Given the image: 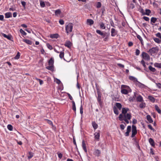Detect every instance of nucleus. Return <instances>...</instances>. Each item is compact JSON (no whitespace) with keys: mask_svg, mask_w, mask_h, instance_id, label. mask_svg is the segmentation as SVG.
I'll return each instance as SVG.
<instances>
[{"mask_svg":"<svg viewBox=\"0 0 161 161\" xmlns=\"http://www.w3.org/2000/svg\"><path fill=\"white\" fill-rule=\"evenodd\" d=\"M129 110L128 108H123L122 110V114H119L118 117L119 120L121 121L123 120V118L126 117L128 119H130L131 118V114L130 113H127V112Z\"/></svg>","mask_w":161,"mask_h":161,"instance_id":"nucleus-1","label":"nucleus"},{"mask_svg":"<svg viewBox=\"0 0 161 161\" xmlns=\"http://www.w3.org/2000/svg\"><path fill=\"white\" fill-rule=\"evenodd\" d=\"M131 92V90L129 86L124 85L121 86V92L122 94L126 95Z\"/></svg>","mask_w":161,"mask_h":161,"instance_id":"nucleus-2","label":"nucleus"},{"mask_svg":"<svg viewBox=\"0 0 161 161\" xmlns=\"http://www.w3.org/2000/svg\"><path fill=\"white\" fill-rule=\"evenodd\" d=\"M115 106L113 107V110L114 113L116 115H118L119 114V112L118 109L120 110L122 107L121 104L119 103H116L115 104Z\"/></svg>","mask_w":161,"mask_h":161,"instance_id":"nucleus-3","label":"nucleus"},{"mask_svg":"<svg viewBox=\"0 0 161 161\" xmlns=\"http://www.w3.org/2000/svg\"><path fill=\"white\" fill-rule=\"evenodd\" d=\"M73 24L72 23H69L66 25L65 30L66 33H68L72 32L73 29Z\"/></svg>","mask_w":161,"mask_h":161,"instance_id":"nucleus-4","label":"nucleus"},{"mask_svg":"<svg viewBox=\"0 0 161 161\" xmlns=\"http://www.w3.org/2000/svg\"><path fill=\"white\" fill-rule=\"evenodd\" d=\"M132 130L131 137H134L137 133L136 127L135 125H133L132 126Z\"/></svg>","mask_w":161,"mask_h":161,"instance_id":"nucleus-5","label":"nucleus"},{"mask_svg":"<svg viewBox=\"0 0 161 161\" xmlns=\"http://www.w3.org/2000/svg\"><path fill=\"white\" fill-rule=\"evenodd\" d=\"M142 57L144 60L147 61L149 60L150 59L149 55L147 53L143 52L142 54Z\"/></svg>","mask_w":161,"mask_h":161,"instance_id":"nucleus-6","label":"nucleus"},{"mask_svg":"<svg viewBox=\"0 0 161 161\" xmlns=\"http://www.w3.org/2000/svg\"><path fill=\"white\" fill-rule=\"evenodd\" d=\"M100 130H98L97 131L95 132L94 134L95 139L97 141H99V140L100 136Z\"/></svg>","mask_w":161,"mask_h":161,"instance_id":"nucleus-7","label":"nucleus"},{"mask_svg":"<svg viewBox=\"0 0 161 161\" xmlns=\"http://www.w3.org/2000/svg\"><path fill=\"white\" fill-rule=\"evenodd\" d=\"M98 96L97 98V100L99 104L100 107L102 108L103 107V103L101 101V95L100 93H98Z\"/></svg>","mask_w":161,"mask_h":161,"instance_id":"nucleus-8","label":"nucleus"},{"mask_svg":"<svg viewBox=\"0 0 161 161\" xmlns=\"http://www.w3.org/2000/svg\"><path fill=\"white\" fill-rule=\"evenodd\" d=\"M93 154L95 156L98 157L100 156L101 154V151L98 149H95L94 150Z\"/></svg>","mask_w":161,"mask_h":161,"instance_id":"nucleus-9","label":"nucleus"},{"mask_svg":"<svg viewBox=\"0 0 161 161\" xmlns=\"http://www.w3.org/2000/svg\"><path fill=\"white\" fill-rule=\"evenodd\" d=\"M118 31L114 28H112L111 29V33L112 37H114L118 34Z\"/></svg>","mask_w":161,"mask_h":161,"instance_id":"nucleus-10","label":"nucleus"},{"mask_svg":"<svg viewBox=\"0 0 161 161\" xmlns=\"http://www.w3.org/2000/svg\"><path fill=\"white\" fill-rule=\"evenodd\" d=\"M1 34L2 36L7 38L8 40H11L12 39H13L12 36L10 35H7L3 33H2Z\"/></svg>","mask_w":161,"mask_h":161,"instance_id":"nucleus-11","label":"nucleus"},{"mask_svg":"<svg viewBox=\"0 0 161 161\" xmlns=\"http://www.w3.org/2000/svg\"><path fill=\"white\" fill-rule=\"evenodd\" d=\"M131 127L130 126H128L127 127V131L125 133V135L126 136H128L129 135V133L131 131Z\"/></svg>","mask_w":161,"mask_h":161,"instance_id":"nucleus-12","label":"nucleus"},{"mask_svg":"<svg viewBox=\"0 0 161 161\" xmlns=\"http://www.w3.org/2000/svg\"><path fill=\"white\" fill-rule=\"evenodd\" d=\"M158 51V49L156 47H153L152 48L150 49L149 50V52H150L153 53H155L156 52Z\"/></svg>","mask_w":161,"mask_h":161,"instance_id":"nucleus-13","label":"nucleus"},{"mask_svg":"<svg viewBox=\"0 0 161 161\" xmlns=\"http://www.w3.org/2000/svg\"><path fill=\"white\" fill-rule=\"evenodd\" d=\"M82 147L83 149V150H84L85 152L86 153H87V148L86 147V144H85V142L84 140H83L82 141Z\"/></svg>","mask_w":161,"mask_h":161,"instance_id":"nucleus-14","label":"nucleus"},{"mask_svg":"<svg viewBox=\"0 0 161 161\" xmlns=\"http://www.w3.org/2000/svg\"><path fill=\"white\" fill-rule=\"evenodd\" d=\"M148 99L151 101V102L153 103H154L155 101V99L153 96L149 95L148 97Z\"/></svg>","mask_w":161,"mask_h":161,"instance_id":"nucleus-15","label":"nucleus"},{"mask_svg":"<svg viewBox=\"0 0 161 161\" xmlns=\"http://www.w3.org/2000/svg\"><path fill=\"white\" fill-rule=\"evenodd\" d=\"M96 32L98 34L101 35L103 36V38H104L105 36V34L103 33L100 30H96Z\"/></svg>","mask_w":161,"mask_h":161,"instance_id":"nucleus-16","label":"nucleus"},{"mask_svg":"<svg viewBox=\"0 0 161 161\" xmlns=\"http://www.w3.org/2000/svg\"><path fill=\"white\" fill-rule=\"evenodd\" d=\"M149 142L150 143V144L153 147H155V142L153 139L152 138H150L149 139Z\"/></svg>","mask_w":161,"mask_h":161,"instance_id":"nucleus-17","label":"nucleus"},{"mask_svg":"<svg viewBox=\"0 0 161 161\" xmlns=\"http://www.w3.org/2000/svg\"><path fill=\"white\" fill-rule=\"evenodd\" d=\"M136 100L138 102H142L143 101V98L140 95H139L137 97Z\"/></svg>","mask_w":161,"mask_h":161,"instance_id":"nucleus-18","label":"nucleus"},{"mask_svg":"<svg viewBox=\"0 0 161 161\" xmlns=\"http://www.w3.org/2000/svg\"><path fill=\"white\" fill-rule=\"evenodd\" d=\"M129 79L134 82H138L137 81V79L135 77L130 76H129Z\"/></svg>","mask_w":161,"mask_h":161,"instance_id":"nucleus-19","label":"nucleus"},{"mask_svg":"<svg viewBox=\"0 0 161 161\" xmlns=\"http://www.w3.org/2000/svg\"><path fill=\"white\" fill-rule=\"evenodd\" d=\"M147 119L149 122L150 123H152L153 121L152 119L151 116L149 115H147Z\"/></svg>","mask_w":161,"mask_h":161,"instance_id":"nucleus-20","label":"nucleus"},{"mask_svg":"<svg viewBox=\"0 0 161 161\" xmlns=\"http://www.w3.org/2000/svg\"><path fill=\"white\" fill-rule=\"evenodd\" d=\"M64 45L65 46L68 48H69L71 46V43L70 41H67L65 42Z\"/></svg>","mask_w":161,"mask_h":161,"instance_id":"nucleus-21","label":"nucleus"},{"mask_svg":"<svg viewBox=\"0 0 161 161\" xmlns=\"http://www.w3.org/2000/svg\"><path fill=\"white\" fill-rule=\"evenodd\" d=\"M92 125L94 129V130H96L98 127V125L96 123L95 121H92Z\"/></svg>","mask_w":161,"mask_h":161,"instance_id":"nucleus-22","label":"nucleus"},{"mask_svg":"<svg viewBox=\"0 0 161 161\" xmlns=\"http://www.w3.org/2000/svg\"><path fill=\"white\" fill-rule=\"evenodd\" d=\"M12 16V13L11 12H7L5 14V18H8L11 17Z\"/></svg>","mask_w":161,"mask_h":161,"instance_id":"nucleus-23","label":"nucleus"},{"mask_svg":"<svg viewBox=\"0 0 161 161\" xmlns=\"http://www.w3.org/2000/svg\"><path fill=\"white\" fill-rule=\"evenodd\" d=\"M87 23L88 25H91L94 23V21L92 19H87Z\"/></svg>","mask_w":161,"mask_h":161,"instance_id":"nucleus-24","label":"nucleus"},{"mask_svg":"<svg viewBox=\"0 0 161 161\" xmlns=\"http://www.w3.org/2000/svg\"><path fill=\"white\" fill-rule=\"evenodd\" d=\"M23 41L24 42L28 44L31 45L32 44V41L28 39H24Z\"/></svg>","mask_w":161,"mask_h":161,"instance_id":"nucleus-25","label":"nucleus"},{"mask_svg":"<svg viewBox=\"0 0 161 161\" xmlns=\"http://www.w3.org/2000/svg\"><path fill=\"white\" fill-rule=\"evenodd\" d=\"M155 110L159 114H161V110L160 109L159 107L157 105H155Z\"/></svg>","mask_w":161,"mask_h":161,"instance_id":"nucleus-26","label":"nucleus"},{"mask_svg":"<svg viewBox=\"0 0 161 161\" xmlns=\"http://www.w3.org/2000/svg\"><path fill=\"white\" fill-rule=\"evenodd\" d=\"M27 156L28 159H30L33 156V153L31 152H29L27 154Z\"/></svg>","mask_w":161,"mask_h":161,"instance_id":"nucleus-27","label":"nucleus"},{"mask_svg":"<svg viewBox=\"0 0 161 161\" xmlns=\"http://www.w3.org/2000/svg\"><path fill=\"white\" fill-rule=\"evenodd\" d=\"M59 35L57 34H51L50 35V37L52 38H57L58 37Z\"/></svg>","mask_w":161,"mask_h":161,"instance_id":"nucleus-28","label":"nucleus"},{"mask_svg":"<svg viewBox=\"0 0 161 161\" xmlns=\"http://www.w3.org/2000/svg\"><path fill=\"white\" fill-rule=\"evenodd\" d=\"M142 103L139 105V107L142 108H143L146 107V104L143 101L142 102Z\"/></svg>","mask_w":161,"mask_h":161,"instance_id":"nucleus-29","label":"nucleus"},{"mask_svg":"<svg viewBox=\"0 0 161 161\" xmlns=\"http://www.w3.org/2000/svg\"><path fill=\"white\" fill-rule=\"evenodd\" d=\"M54 64V59L53 58H51L49 61L48 64L49 65H53Z\"/></svg>","mask_w":161,"mask_h":161,"instance_id":"nucleus-30","label":"nucleus"},{"mask_svg":"<svg viewBox=\"0 0 161 161\" xmlns=\"http://www.w3.org/2000/svg\"><path fill=\"white\" fill-rule=\"evenodd\" d=\"M72 109L75 112L76 110V108L75 102L74 101H72Z\"/></svg>","mask_w":161,"mask_h":161,"instance_id":"nucleus-31","label":"nucleus"},{"mask_svg":"<svg viewBox=\"0 0 161 161\" xmlns=\"http://www.w3.org/2000/svg\"><path fill=\"white\" fill-rule=\"evenodd\" d=\"M101 10L102 11V15H104V14H105V8L104 6H103L101 9Z\"/></svg>","mask_w":161,"mask_h":161,"instance_id":"nucleus-32","label":"nucleus"},{"mask_svg":"<svg viewBox=\"0 0 161 161\" xmlns=\"http://www.w3.org/2000/svg\"><path fill=\"white\" fill-rule=\"evenodd\" d=\"M154 66L155 67L161 68V63H155L154 64Z\"/></svg>","mask_w":161,"mask_h":161,"instance_id":"nucleus-33","label":"nucleus"},{"mask_svg":"<svg viewBox=\"0 0 161 161\" xmlns=\"http://www.w3.org/2000/svg\"><path fill=\"white\" fill-rule=\"evenodd\" d=\"M53 65H49V66H47L46 67L47 69L51 71H53Z\"/></svg>","mask_w":161,"mask_h":161,"instance_id":"nucleus-34","label":"nucleus"},{"mask_svg":"<svg viewBox=\"0 0 161 161\" xmlns=\"http://www.w3.org/2000/svg\"><path fill=\"white\" fill-rule=\"evenodd\" d=\"M128 7L129 9H133L135 8V5L132 3H130L128 5Z\"/></svg>","mask_w":161,"mask_h":161,"instance_id":"nucleus-35","label":"nucleus"},{"mask_svg":"<svg viewBox=\"0 0 161 161\" xmlns=\"http://www.w3.org/2000/svg\"><path fill=\"white\" fill-rule=\"evenodd\" d=\"M61 13V10L59 9H58L55 11V14L56 16H58V15L60 14Z\"/></svg>","mask_w":161,"mask_h":161,"instance_id":"nucleus-36","label":"nucleus"},{"mask_svg":"<svg viewBox=\"0 0 161 161\" xmlns=\"http://www.w3.org/2000/svg\"><path fill=\"white\" fill-rule=\"evenodd\" d=\"M148 68L151 71L153 72H155L156 70L153 67L151 66H149L148 67Z\"/></svg>","mask_w":161,"mask_h":161,"instance_id":"nucleus-37","label":"nucleus"},{"mask_svg":"<svg viewBox=\"0 0 161 161\" xmlns=\"http://www.w3.org/2000/svg\"><path fill=\"white\" fill-rule=\"evenodd\" d=\"M136 37L140 41L141 43L142 44L143 43V41L142 40V37H141V36L138 35H137Z\"/></svg>","mask_w":161,"mask_h":161,"instance_id":"nucleus-38","label":"nucleus"},{"mask_svg":"<svg viewBox=\"0 0 161 161\" xmlns=\"http://www.w3.org/2000/svg\"><path fill=\"white\" fill-rule=\"evenodd\" d=\"M60 54H59V57L61 58H62L64 57V50L63 51H61L60 52Z\"/></svg>","mask_w":161,"mask_h":161,"instance_id":"nucleus-39","label":"nucleus"},{"mask_svg":"<svg viewBox=\"0 0 161 161\" xmlns=\"http://www.w3.org/2000/svg\"><path fill=\"white\" fill-rule=\"evenodd\" d=\"M157 20V19L156 18L152 17L151 18V22H153V23H154L156 22Z\"/></svg>","mask_w":161,"mask_h":161,"instance_id":"nucleus-40","label":"nucleus"},{"mask_svg":"<svg viewBox=\"0 0 161 161\" xmlns=\"http://www.w3.org/2000/svg\"><path fill=\"white\" fill-rule=\"evenodd\" d=\"M153 40L155 42L158 43H161V41L158 38H153Z\"/></svg>","mask_w":161,"mask_h":161,"instance_id":"nucleus-41","label":"nucleus"},{"mask_svg":"<svg viewBox=\"0 0 161 161\" xmlns=\"http://www.w3.org/2000/svg\"><path fill=\"white\" fill-rule=\"evenodd\" d=\"M20 55V53L18 52L17 55L15 56L14 58L15 59H18L19 58Z\"/></svg>","mask_w":161,"mask_h":161,"instance_id":"nucleus-42","label":"nucleus"},{"mask_svg":"<svg viewBox=\"0 0 161 161\" xmlns=\"http://www.w3.org/2000/svg\"><path fill=\"white\" fill-rule=\"evenodd\" d=\"M40 5L41 7L44 8L45 6V4L44 2L42 1H40Z\"/></svg>","mask_w":161,"mask_h":161,"instance_id":"nucleus-43","label":"nucleus"},{"mask_svg":"<svg viewBox=\"0 0 161 161\" xmlns=\"http://www.w3.org/2000/svg\"><path fill=\"white\" fill-rule=\"evenodd\" d=\"M100 28L103 29H105L106 28L105 26L104 25V24L103 22H102L100 24Z\"/></svg>","mask_w":161,"mask_h":161,"instance_id":"nucleus-44","label":"nucleus"},{"mask_svg":"<svg viewBox=\"0 0 161 161\" xmlns=\"http://www.w3.org/2000/svg\"><path fill=\"white\" fill-rule=\"evenodd\" d=\"M35 79L36 80L39 81V84L40 85H42L43 83V82L42 80L40 79H38L37 78H35Z\"/></svg>","mask_w":161,"mask_h":161,"instance_id":"nucleus-45","label":"nucleus"},{"mask_svg":"<svg viewBox=\"0 0 161 161\" xmlns=\"http://www.w3.org/2000/svg\"><path fill=\"white\" fill-rule=\"evenodd\" d=\"M7 128L10 131H12L13 130V127L11 125H7Z\"/></svg>","mask_w":161,"mask_h":161,"instance_id":"nucleus-46","label":"nucleus"},{"mask_svg":"<svg viewBox=\"0 0 161 161\" xmlns=\"http://www.w3.org/2000/svg\"><path fill=\"white\" fill-rule=\"evenodd\" d=\"M151 13V11L148 9H146V12L145 13V15H149Z\"/></svg>","mask_w":161,"mask_h":161,"instance_id":"nucleus-47","label":"nucleus"},{"mask_svg":"<svg viewBox=\"0 0 161 161\" xmlns=\"http://www.w3.org/2000/svg\"><path fill=\"white\" fill-rule=\"evenodd\" d=\"M83 107H82V101H81V104L80 107V113L81 115L83 114Z\"/></svg>","mask_w":161,"mask_h":161,"instance_id":"nucleus-48","label":"nucleus"},{"mask_svg":"<svg viewBox=\"0 0 161 161\" xmlns=\"http://www.w3.org/2000/svg\"><path fill=\"white\" fill-rule=\"evenodd\" d=\"M46 120H47V123L49 125H52V126H53V122H52L51 120H49L48 119H46Z\"/></svg>","mask_w":161,"mask_h":161,"instance_id":"nucleus-49","label":"nucleus"},{"mask_svg":"<svg viewBox=\"0 0 161 161\" xmlns=\"http://www.w3.org/2000/svg\"><path fill=\"white\" fill-rule=\"evenodd\" d=\"M101 3L100 2H97L96 4V7L99 8L101 7Z\"/></svg>","mask_w":161,"mask_h":161,"instance_id":"nucleus-50","label":"nucleus"},{"mask_svg":"<svg viewBox=\"0 0 161 161\" xmlns=\"http://www.w3.org/2000/svg\"><path fill=\"white\" fill-rule=\"evenodd\" d=\"M19 31L21 33L24 35H26V33L22 29H20L19 30Z\"/></svg>","mask_w":161,"mask_h":161,"instance_id":"nucleus-51","label":"nucleus"},{"mask_svg":"<svg viewBox=\"0 0 161 161\" xmlns=\"http://www.w3.org/2000/svg\"><path fill=\"white\" fill-rule=\"evenodd\" d=\"M128 119L126 117H123V120H124L127 124H128L129 123V121Z\"/></svg>","mask_w":161,"mask_h":161,"instance_id":"nucleus-52","label":"nucleus"},{"mask_svg":"<svg viewBox=\"0 0 161 161\" xmlns=\"http://www.w3.org/2000/svg\"><path fill=\"white\" fill-rule=\"evenodd\" d=\"M148 127L150 129L153 130V131H155L154 129L152 127L151 125H148Z\"/></svg>","mask_w":161,"mask_h":161,"instance_id":"nucleus-53","label":"nucleus"},{"mask_svg":"<svg viewBox=\"0 0 161 161\" xmlns=\"http://www.w3.org/2000/svg\"><path fill=\"white\" fill-rule=\"evenodd\" d=\"M57 154H58V157L60 158V159H61L62 157V156H63V155L62 153H59L58 152L57 153Z\"/></svg>","mask_w":161,"mask_h":161,"instance_id":"nucleus-54","label":"nucleus"},{"mask_svg":"<svg viewBox=\"0 0 161 161\" xmlns=\"http://www.w3.org/2000/svg\"><path fill=\"white\" fill-rule=\"evenodd\" d=\"M47 47L50 50H51L53 49V48L52 46L51 45H50L48 43L47 44Z\"/></svg>","mask_w":161,"mask_h":161,"instance_id":"nucleus-55","label":"nucleus"},{"mask_svg":"<svg viewBox=\"0 0 161 161\" xmlns=\"http://www.w3.org/2000/svg\"><path fill=\"white\" fill-rule=\"evenodd\" d=\"M141 64L143 65V67L144 68H146V65L145 64V61H144V60H142L141 61Z\"/></svg>","mask_w":161,"mask_h":161,"instance_id":"nucleus-56","label":"nucleus"},{"mask_svg":"<svg viewBox=\"0 0 161 161\" xmlns=\"http://www.w3.org/2000/svg\"><path fill=\"white\" fill-rule=\"evenodd\" d=\"M126 126V125H124L123 124H121L120 125V129L121 130H123L124 129L125 127Z\"/></svg>","mask_w":161,"mask_h":161,"instance_id":"nucleus-57","label":"nucleus"},{"mask_svg":"<svg viewBox=\"0 0 161 161\" xmlns=\"http://www.w3.org/2000/svg\"><path fill=\"white\" fill-rule=\"evenodd\" d=\"M140 53V50L138 49H136V55L137 56Z\"/></svg>","mask_w":161,"mask_h":161,"instance_id":"nucleus-58","label":"nucleus"},{"mask_svg":"<svg viewBox=\"0 0 161 161\" xmlns=\"http://www.w3.org/2000/svg\"><path fill=\"white\" fill-rule=\"evenodd\" d=\"M140 12L143 15H145V12H144L143 9L142 8L140 9Z\"/></svg>","mask_w":161,"mask_h":161,"instance_id":"nucleus-59","label":"nucleus"},{"mask_svg":"<svg viewBox=\"0 0 161 161\" xmlns=\"http://www.w3.org/2000/svg\"><path fill=\"white\" fill-rule=\"evenodd\" d=\"M59 23H60V24H61V25H63L64 23V21L63 19H60L59 20Z\"/></svg>","mask_w":161,"mask_h":161,"instance_id":"nucleus-60","label":"nucleus"},{"mask_svg":"<svg viewBox=\"0 0 161 161\" xmlns=\"http://www.w3.org/2000/svg\"><path fill=\"white\" fill-rule=\"evenodd\" d=\"M143 19L146 21H148L149 20V19L148 17H146V16H144L143 17Z\"/></svg>","mask_w":161,"mask_h":161,"instance_id":"nucleus-61","label":"nucleus"},{"mask_svg":"<svg viewBox=\"0 0 161 161\" xmlns=\"http://www.w3.org/2000/svg\"><path fill=\"white\" fill-rule=\"evenodd\" d=\"M137 123V120L136 119H134L132 120V123L133 124H135Z\"/></svg>","mask_w":161,"mask_h":161,"instance_id":"nucleus-62","label":"nucleus"},{"mask_svg":"<svg viewBox=\"0 0 161 161\" xmlns=\"http://www.w3.org/2000/svg\"><path fill=\"white\" fill-rule=\"evenodd\" d=\"M117 65L119 67L124 68V65L121 64H117Z\"/></svg>","mask_w":161,"mask_h":161,"instance_id":"nucleus-63","label":"nucleus"},{"mask_svg":"<svg viewBox=\"0 0 161 161\" xmlns=\"http://www.w3.org/2000/svg\"><path fill=\"white\" fill-rule=\"evenodd\" d=\"M156 36L157 37L160 38V37H161V34L159 32H158L156 34Z\"/></svg>","mask_w":161,"mask_h":161,"instance_id":"nucleus-64","label":"nucleus"}]
</instances>
